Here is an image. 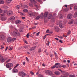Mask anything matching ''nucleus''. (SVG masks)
Masks as SVG:
<instances>
[{
  "label": "nucleus",
  "instance_id": "052dcab7",
  "mask_svg": "<svg viewBox=\"0 0 77 77\" xmlns=\"http://www.w3.org/2000/svg\"><path fill=\"white\" fill-rule=\"evenodd\" d=\"M26 60H27V62L29 61V59H28L27 57H26Z\"/></svg>",
  "mask_w": 77,
  "mask_h": 77
},
{
  "label": "nucleus",
  "instance_id": "f03ea898",
  "mask_svg": "<svg viewBox=\"0 0 77 77\" xmlns=\"http://www.w3.org/2000/svg\"><path fill=\"white\" fill-rule=\"evenodd\" d=\"M58 70L60 71V72H62V74L64 75H69V74H68V72L63 71H62V70H61V69H58Z\"/></svg>",
  "mask_w": 77,
  "mask_h": 77
},
{
  "label": "nucleus",
  "instance_id": "423d86ee",
  "mask_svg": "<svg viewBox=\"0 0 77 77\" xmlns=\"http://www.w3.org/2000/svg\"><path fill=\"white\" fill-rule=\"evenodd\" d=\"M13 66V64L12 63H8L6 64V67L8 68H9Z\"/></svg>",
  "mask_w": 77,
  "mask_h": 77
},
{
  "label": "nucleus",
  "instance_id": "aec40b11",
  "mask_svg": "<svg viewBox=\"0 0 77 77\" xmlns=\"http://www.w3.org/2000/svg\"><path fill=\"white\" fill-rule=\"evenodd\" d=\"M29 45H26L23 47L24 48V49H27V48H29Z\"/></svg>",
  "mask_w": 77,
  "mask_h": 77
},
{
  "label": "nucleus",
  "instance_id": "6e6552de",
  "mask_svg": "<svg viewBox=\"0 0 77 77\" xmlns=\"http://www.w3.org/2000/svg\"><path fill=\"white\" fill-rule=\"evenodd\" d=\"M7 15L8 16L12 15L13 14V12L11 11H8L7 13Z\"/></svg>",
  "mask_w": 77,
  "mask_h": 77
},
{
  "label": "nucleus",
  "instance_id": "a19ab883",
  "mask_svg": "<svg viewBox=\"0 0 77 77\" xmlns=\"http://www.w3.org/2000/svg\"><path fill=\"white\" fill-rule=\"evenodd\" d=\"M40 18V17L39 16H37V17H36V20H38Z\"/></svg>",
  "mask_w": 77,
  "mask_h": 77
},
{
  "label": "nucleus",
  "instance_id": "79ce46f5",
  "mask_svg": "<svg viewBox=\"0 0 77 77\" xmlns=\"http://www.w3.org/2000/svg\"><path fill=\"white\" fill-rule=\"evenodd\" d=\"M75 24H77V19L75 21Z\"/></svg>",
  "mask_w": 77,
  "mask_h": 77
},
{
  "label": "nucleus",
  "instance_id": "864d4df0",
  "mask_svg": "<svg viewBox=\"0 0 77 77\" xmlns=\"http://www.w3.org/2000/svg\"><path fill=\"white\" fill-rule=\"evenodd\" d=\"M30 73H31V74L32 75H34L33 72L32 71H31Z\"/></svg>",
  "mask_w": 77,
  "mask_h": 77
},
{
  "label": "nucleus",
  "instance_id": "20e7f679",
  "mask_svg": "<svg viewBox=\"0 0 77 77\" xmlns=\"http://www.w3.org/2000/svg\"><path fill=\"white\" fill-rule=\"evenodd\" d=\"M26 75V74L23 72H20L19 73V75L22 77H24Z\"/></svg>",
  "mask_w": 77,
  "mask_h": 77
},
{
  "label": "nucleus",
  "instance_id": "ea45409f",
  "mask_svg": "<svg viewBox=\"0 0 77 77\" xmlns=\"http://www.w3.org/2000/svg\"><path fill=\"white\" fill-rule=\"evenodd\" d=\"M16 40V38H13V39H12V42H14V41H15V40Z\"/></svg>",
  "mask_w": 77,
  "mask_h": 77
},
{
  "label": "nucleus",
  "instance_id": "8fccbe9b",
  "mask_svg": "<svg viewBox=\"0 0 77 77\" xmlns=\"http://www.w3.org/2000/svg\"><path fill=\"white\" fill-rule=\"evenodd\" d=\"M10 60H11L10 59H8V60H7V61H6V63H9V62H10Z\"/></svg>",
  "mask_w": 77,
  "mask_h": 77
},
{
  "label": "nucleus",
  "instance_id": "603ef678",
  "mask_svg": "<svg viewBox=\"0 0 77 77\" xmlns=\"http://www.w3.org/2000/svg\"><path fill=\"white\" fill-rule=\"evenodd\" d=\"M24 8H27L28 7H27V5H24Z\"/></svg>",
  "mask_w": 77,
  "mask_h": 77
},
{
  "label": "nucleus",
  "instance_id": "a18cd8bd",
  "mask_svg": "<svg viewBox=\"0 0 77 77\" xmlns=\"http://www.w3.org/2000/svg\"><path fill=\"white\" fill-rule=\"evenodd\" d=\"M19 64H17V65H16V66H15L14 69L15 68H16L18 66H19Z\"/></svg>",
  "mask_w": 77,
  "mask_h": 77
},
{
  "label": "nucleus",
  "instance_id": "09e8293b",
  "mask_svg": "<svg viewBox=\"0 0 77 77\" xmlns=\"http://www.w3.org/2000/svg\"><path fill=\"white\" fill-rule=\"evenodd\" d=\"M70 30H68V35H70Z\"/></svg>",
  "mask_w": 77,
  "mask_h": 77
},
{
  "label": "nucleus",
  "instance_id": "72a5a7b5",
  "mask_svg": "<svg viewBox=\"0 0 77 77\" xmlns=\"http://www.w3.org/2000/svg\"><path fill=\"white\" fill-rule=\"evenodd\" d=\"M52 32H48V35H51L52 34Z\"/></svg>",
  "mask_w": 77,
  "mask_h": 77
},
{
  "label": "nucleus",
  "instance_id": "3c124183",
  "mask_svg": "<svg viewBox=\"0 0 77 77\" xmlns=\"http://www.w3.org/2000/svg\"><path fill=\"white\" fill-rule=\"evenodd\" d=\"M77 9V6H75L74 7V10H76Z\"/></svg>",
  "mask_w": 77,
  "mask_h": 77
},
{
  "label": "nucleus",
  "instance_id": "37998d69",
  "mask_svg": "<svg viewBox=\"0 0 77 77\" xmlns=\"http://www.w3.org/2000/svg\"><path fill=\"white\" fill-rule=\"evenodd\" d=\"M63 75L64 76H63V75H62L61 76V77H68L67 76H68V75Z\"/></svg>",
  "mask_w": 77,
  "mask_h": 77
},
{
  "label": "nucleus",
  "instance_id": "5701e85b",
  "mask_svg": "<svg viewBox=\"0 0 77 77\" xmlns=\"http://www.w3.org/2000/svg\"><path fill=\"white\" fill-rule=\"evenodd\" d=\"M73 21L74 20H72L71 21H70L69 22L68 24H72L73 23Z\"/></svg>",
  "mask_w": 77,
  "mask_h": 77
},
{
  "label": "nucleus",
  "instance_id": "6ab92c4d",
  "mask_svg": "<svg viewBox=\"0 0 77 77\" xmlns=\"http://www.w3.org/2000/svg\"><path fill=\"white\" fill-rule=\"evenodd\" d=\"M14 19H15V17L13 16H11V17L10 18V20H13Z\"/></svg>",
  "mask_w": 77,
  "mask_h": 77
},
{
  "label": "nucleus",
  "instance_id": "f8f14e48",
  "mask_svg": "<svg viewBox=\"0 0 77 77\" xmlns=\"http://www.w3.org/2000/svg\"><path fill=\"white\" fill-rule=\"evenodd\" d=\"M72 14H69L67 16V18L70 19L72 18Z\"/></svg>",
  "mask_w": 77,
  "mask_h": 77
},
{
  "label": "nucleus",
  "instance_id": "9b49d317",
  "mask_svg": "<svg viewBox=\"0 0 77 77\" xmlns=\"http://www.w3.org/2000/svg\"><path fill=\"white\" fill-rule=\"evenodd\" d=\"M60 63H56L54 65V66H55L56 67V68H59L60 67Z\"/></svg>",
  "mask_w": 77,
  "mask_h": 77
},
{
  "label": "nucleus",
  "instance_id": "bf43d9fd",
  "mask_svg": "<svg viewBox=\"0 0 77 77\" xmlns=\"http://www.w3.org/2000/svg\"><path fill=\"white\" fill-rule=\"evenodd\" d=\"M35 7H36V8H38V5H35Z\"/></svg>",
  "mask_w": 77,
  "mask_h": 77
},
{
  "label": "nucleus",
  "instance_id": "e2e57ef3",
  "mask_svg": "<svg viewBox=\"0 0 77 77\" xmlns=\"http://www.w3.org/2000/svg\"><path fill=\"white\" fill-rule=\"evenodd\" d=\"M38 23H34V24L35 25H38Z\"/></svg>",
  "mask_w": 77,
  "mask_h": 77
},
{
  "label": "nucleus",
  "instance_id": "de8ad7c7",
  "mask_svg": "<svg viewBox=\"0 0 77 77\" xmlns=\"http://www.w3.org/2000/svg\"><path fill=\"white\" fill-rule=\"evenodd\" d=\"M39 33H40L39 32H37V33L35 35L36 36H38V35H39Z\"/></svg>",
  "mask_w": 77,
  "mask_h": 77
},
{
  "label": "nucleus",
  "instance_id": "f3484780",
  "mask_svg": "<svg viewBox=\"0 0 77 77\" xmlns=\"http://www.w3.org/2000/svg\"><path fill=\"white\" fill-rule=\"evenodd\" d=\"M36 48V46H35V47H33V48H29V50L30 51H32L33 50H34Z\"/></svg>",
  "mask_w": 77,
  "mask_h": 77
},
{
  "label": "nucleus",
  "instance_id": "b1692460",
  "mask_svg": "<svg viewBox=\"0 0 77 77\" xmlns=\"http://www.w3.org/2000/svg\"><path fill=\"white\" fill-rule=\"evenodd\" d=\"M13 72L14 73H16L17 72V69L14 68L13 70Z\"/></svg>",
  "mask_w": 77,
  "mask_h": 77
},
{
  "label": "nucleus",
  "instance_id": "4d7b16f0",
  "mask_svg": "<svg viewBox=\"0 0 77 77\" xmlns=\"http://www.w3.org/2000/svg\"><path fill=\"white\" fill-rule=\"evenodd\" d=\"M19 31L20 32H22V29H20Z\"/></svg>",
  "mask_w": 77,
  "mask_h": 77
},
{
  "label": "nucleus",
  "instance_id": "7ed1b4c3",
  "mask_svg": "<svg viewBox=\"0 0 77 77\" xmlns=\"http://www.w3.org/2000/svg\"><path fill=\"white\" fill-rule=\"evenodd\" d=\"M35 16V12H33L32 11H29V17H34Z\"/></svg>",
  "mask_w": 77,
  "mask_h": 77
},
{
  "label": "nucleus",
  "instance_id": "69168bd1",
  "mask_svg": "<svg viewBox=\"0 0 77 77\" xmlns=\"http://www.w3.org/2000/svg\"><path fill=\"white\" fill-rule=\"evenodd\" d=\"M73 7V5H70V7L71 8L72 7Z\"/></svg>",
  "mask_w": 77,
  "mask_h": 77
},
{
  "label": "nucleus",
  "instance_id": "49530a36",
  "mask_svg": "<svg viewBox=\"0 0 77 77\" xmlns=\"http://www.w3.org/2000/svg\"><path fill=\"white\" fill-rule=\"evenodd\" d=\"M20 7L19 5H17V9H20Z\"/></svg>",
  "mask_w": 77,
  "mask_h": 77
},
{
  "label": "nucleus",
  "instance_id": "13d9d810",
  "mask_svg": "<svg viewBox=\"0 0 77 77\" xmlns=\"http://www.w3.org/2000/svg\"><path fill=\"white\" fill-rule=\"evenodd\" d=\"M8 47H6V49H5V51H6L7 49H8Z\"/></svg>",
  "mask_w": 77,
  "mask_h": 77
},
{
  "label": "nucleus",
  "instance_id": "9d476101",
  "mask_svg": "<svg viewBox=\"0 0 77 77\" xmlns=\"http://www.w3.org/2000/svg\"><path fill=\"white\" fill-rule=\"evenodd\" d=\"M5 39V36L3 35H1L0 36V40H3Z\"/></svg>",
  "mask_w": 77,
  "mask_h": 77
},
{
  "label": "nucleus",
  "instance_id": "f257e3e1",
  "mask_svg": "<svg viewBox=\"0 0 77 77\" xmlns=\"http://www.w3.org/2000/svg\"><path fill=\"white\" fill-rule=\"evenodd\" d=\"M15 30L13 32V34L12 35L14 37L16 36L20 35V33L18 32V31L17 30V29H16V28H15Z\"/></svg>",
  "mask_w": 77,
  "mask_h": 77
},
{
  "label": "nucleus",
  "instance_id": "dca6fc26",
  "mask_svg": "<svg viewBox=\"0 0 77 77\" xmlns=\"http://www.w3.org/2000/svg\"><path fill=\"white\" fill-rule=\"evenodd\" d=\"M30 1L31 3L34 4H36L37 3L36 1L35 0H30Z\"/></svg>",
  "mask_w": 77,
  "mask_h": 77
},
{
  "label": "nucleus",
  "instance_id": "4be33fe9",
  "mask_svg": "<svg viewBox=\"0 0 77 77\" xmlns=\"http://www.w3.org/2000/svg\"><path fill=\"white\" fill-rule=\"evenodd\" d=\"M7 20V18L6 17H2L1 18V20L2 21L5 20Z\"/></svg>",
  "mask_w": 77,
  "mask_h": 77
},
{
  "label": "nucleus",
  "instance_id": "473e14b6",
  "mask_svg": "<svg viewBox=\"0 0 77 77\" xmlns=\"http://www.w3.org/2000/svg\"><path fill=\"white\" fill-rule=\"evenodd\" d=\"M28 10L26 9H24V10H23V12H28Z\"/></svg>",
  "mask_w": 77,
  "mask_h": 77
},
{
  "label": "nucleus",
  "instance_id": "774afa93",
  "mask_svg": "<svg viewBox=\"0 0 77 77\" xmlns=\"http://www.w3.org/2000/svg\"><path fill=\"white\" fill-rule=\"evenodd\" d=\"M42 66H45V65L44 64H42Z\"/></svg>",
  "mask_w": 77,
  "mask_h": 77
},
{
  "label": "nucleus",
  "instance_id": "1a4fd4ad",
  "mask_svg": "<svg viewBox=\"0 0 77 77\" xmlns=\"http://www.w3.org/2000/svg\"><path fill=\"white\" fill-rule=\"evenodd\" d=\"M56 14H54L53 15V17H52V20L53 22L55 21V17H56Z\"/></svg>",
  "mask_w": 77,
  "mask_h": 77
},
{
  "label": "nucleus",
  "instance_id": "a878e982",
  "mask_svg": "<svg viewBox=\"0 0 77 77\" xmlns=\"http://www.w3.org/2000/svg\"><path fill=\"white\" fill-rule=\"evenodd\" d=\"M77 17V11L74 14L73 17L74 18H76Z\"/></svg>",
  "mask_w": 77,
  "mask_h": 77
},
{
  "label": "nucleus",
  "instance_id": "4c0bfd02",
  "mask_svg": "<svg viewBox=\"0 0 77 77\" xmlns=\"http://www.w3.org/2000/svg\"><path fill=\"white\" fill-rule=\"evenodd\" d=\"M55 68H56V67L55 66H52V67H51V68L52 69H54Z\"/></svg>",
  "mask_w": 77,
  "mask_h": 77
},
{
  "label": "nucleus",
  "instance_id": "c756f323",
  "mask_svg": "<svg viewBox=\"0 0 77 77\" xmlns=\"http://www.w3.org/2000/svg\"><path fill=\"white\" fill-rule=\"evenodd\" d=\"M29 35V33H27V35H26V37H27V38H29V36H30V37H32V36L31 35Z\"/></svg>",
  "mask_w": 77,
  "mask_h": 77
},
{
  "label": "nucleus",
  "instance_id": "58836bf2",
  "mask_svg": "<svg viewBox=\"0 0 77 77\" xmlns=\"http://www.w3.org/2000/svg\"><path fill=\"white\" fill-rule=\"evenodd\" d=\"M59 17H60V18L61 19L62 18V14H60L59 15Z\"/></svg>",
  "mask_w": 77,
  "mask_h": 77
},
{
  "label": "nucleus",
  "instance_id": "2eb2a0df",
  "mask_svg": "<svg viewBox=\"0 0 77 77\" xmlns=\"http://www.w3.org/2000/svg\"><path fill=\"white\" fill-rule=\"evenodd\" d=\"M54 55H55V56L56 59H58V56H57V55L56 53L55 52H54Z\"/></svg>",
  "mask_w": 77,
  "mask_h": 77
},
{
  "label": "nucleus",
  "instance_id": "cd10ccee",
  "mask_svg": "<svg viewBox=\"0 0 77 77\" xmlns=\"http://www.w3.org/2000/svg\"><path fill=\"white\" fill-rule=\"evenodd\" d=\"M21 21L19 20H17L16 21V22L17 24H20L21 23Z\"/></svg>",
  "mask_w": 77,
  "mask_h": 77
},
{
  "label": "nucleus",
  "instance_id": "680f3d73",
  "mask_svg": "<svg viewBox=\"0 0 77 77\" xmlns=\"http://www.w3.org/2000/svg\"><path fill=\"white\" fill-rule=\"evenodd\" d=\"M59 42H60V43H63V42H62V41L61 40H60Z\"/></svg>",
  "mask_w": 77,
  "mask_h": 77
},
{
  "label": "nucleus",
  "instance_id": "5fc2aeb1",
  "mask_svg": "<svg viewBox=\"0 0 77 77\" xmlns=\"http://www.w3.org/2000/svg\"><path fill=\"white\" fill-rule=\"evenodd\" d=\"M50 57H51V58H52V56H53V54H50Z\"/></svg>",
  "mask_w": 77,
  "mask_h": 77
},
{
  "label": "nucleus",
  "instance_id": "338daca9",
  "mask_svg": "<svg viewBox=\"0 0 77 77\" xmlns=\"http://www.w3.org/2000/svg\"><path fill=\"white\" fill-rule=\"evenodd\" d=\"M62 67H63V68H65L66 67V65H63V66H62Z\"/></svg>",
  "mask_w": 77,
  "mask_h": 77
},
{
  "label": "nucleus",
  "instance_id": "c85d7f7f",
  "mask_svg": "<svg viewBox=\"0 0 77 77\" xmlns=\"http://www.w3.org/2000/svg\"><path fill=\"white\" fill-rule=\"evenodd\" d=\"M52 14H50L48 15V19H50L51 18V17H52Z\"/></svg>",
  "mask_w": 77,
  "mask_h": 77
},
{
  "label": "nucleus",
  "instance_id": "7c9ffc66",
  "mask_svg": "<svg viewBox=\"0 0 77 77\" xmlns=\"http://www.w3.org/2000/svg\"><path fill=\"white\" fill-rule=\"evenodd\" d=\"M5 3V2L3 0H0V4H3Z\"/></svg>",
  "mask_w": 77,
  "mask_h": 77
},
{
  "label": "nucleus",
  "instance_id": "c9c22d12",
  "mask_svg": "<svg viewBox=\"0 0 77 77\" xmlns=\"http://www.w3.org/2000/svg\"><path fill=\"white\" fill-rule=\"evenodd\" d=\"M69 77H75V75H69Z\"/></svg>",
  "mask_w": 77,
  "mask_h": 77
},
{
  "label": "nucleus",
  "instance_id": "e433bc0d",
  "mask_svg": "<svg viewBox=\"0 0 77 77\" xmlns=\"http://www.w3.org/2000/svg\"><path fill=\"white\" fill-rule=\"evenodd\" d=\"M48 34H46L44 36V37H43V39H45V38H46V36H48Z\"/></svg>",
  "mask_w": 77,
  "mask_h": 77
},
{
  "label": "nucleus",
  "instance_id": "0e129e2a",
  "mask_svg": "<svg viewBox=\"0 0 77 77\" xmlns=\"http://www.w3.org/2000/svg\"><path fill=\"white\" fill-rule=\"evenodd\" d=\"M68 9H64V11H68Z\"/></svg>",
  "mask_w": 77,
  "mask_h": 77
},
{
  "label": "nucleus",
  "instance_id": "a211bd4d",
  "mask_svg": "<svg viewBox=\"0 0 77 77\" xmlns=\"http://www.w3.org/2000/svg\"><path fill=\"white\" fill-rule=\"evenodd\" d=\"M48 75H53V73L52 72V71H48Z\"/></svg>",
  "mask_w": 77,
  "mask_h": 77
},
{
  "label": "nucleus",
  "instance_id": "412c9836",
  "mask_svg": "<svg viewBox=\"0 0 77 77\" xmlns=\"http://www.w3.org/2000/svg\"><path fill=\"white\" fill-rule=\"evenodd\" d=\"M48 13L47 12H45V13H44V14L43 17H47V16H48Z\"/></svg>",
  "mask_w": 77,
  "mask_h": 77
},
{
  "label": "nucleus",
  "instance_id": "39448f33",
  "mask_svg": "<svg viewBox=\"0 0 77 77\" xmlns=\"http://www.w3.org/2000/svg\"><path fill=\"white\" fill-rule=\"evenodd\" d=\"M5 58L3 57L0 54V62L2 63H3L5 62Z\"/></svg>",
  "mask_w": 77,
  "mask_h": 77
},
{
  "label": "nucleus",
  "instance_id": "6e6d98bb",
  "mask_svg": "<svg viewBox=\"0 0 77 77\" xmlns=\"http://www.w3.org/2000/svg\"><path fill=\"white\" fill-rule=\"evenodd\" d=\"M3 12H4V13H6L7 12V10H4V11H3Z\"/></svg>",
  "mask_w": 77,
  "mask_h": 77
},
{
  "label": "nucleus",
  "instance_id": "f704fd0d",
  "mask_svg": "<svg viewBox=\"0 0 77 77\" xmlns=\"http://www.w3.org/2000/svg\"><path fill=\"white\" fill-rule=\"evenodd\" d=\"M29 5L31 7H33V4L30 3H29Z\"/></svg>",
  "mask_w": 77,
  "mask_h": 77
},
{
  "label": "nucleus",
  "instance_id": "393cba45",
  "mask_svg": "<svg viewBox=\"0 0 77 77\" xmlns=\"http://www.w3.org/2000/svg\"><path fill=\"white\" fill-rule=\"evenodd\" d=\"M12 0H6V2L7 4H9L10 3Z\"/></svg>",
  "mask_w": 77,
  "mask_h": 77
},
{
  "label": "nucleus",
  "instance_id": "ddd939ff",
  "mask_svg": "<svg viewBox=\"0 0 77 77\" xmlns=\"http://www.w3.org/2000/svg\"><path fill=\"white\" fill-rule=\"evenodd\" d=\"M7 42H12V39H11L10 37H8V39H7Z\"/></svg>",
  "mask_w": 77,
  "mask_h": 77
},
{
  "label": "nucleus",
  "instance_id": "bb28decb",
  "mask_svg": "<svg viewBox=\"0 0 77 77\" xmlns=\"http://www.w3.org/2000/svg\"><path fill=\"white\" fill-rule=\"evenodd\" d=\"M54 73L56 75H59L60 74V72L58 71H56L54 72Z\"/></svg>",
  "mask_w": 77,
  "mask_h": 77
},
{
  "label": "nucleus",
  "instance_id": "c03bdc74",
  "mask_svg": "<svg viewBox=\"0 0 77 77\" xmlns=\"http://www.w3.org/2000/svg\"><path fill=\"white\" fill-rule=\"evenodd\" d=\"M45 73L46 74H48V70L45 71Z\"/></svg>",
  "mask_w": 77,
  "mask_h": 77
},
{
  "label": "nucleus",
  "instance_id": "4468645a",
  "mask_svg": "<svg viewBox=\"0 0 77 77\" xmlns=\"http://www.w3.org/2000/svg\"><path fill=\"white\" fill-rule=\"evenodd\" d=\"M59 30L60 29L58 27L56 26L55 27V30L57 32H58Z\"/></svg>",
  "mask_w": 77,
  "mask_h": 77
},
{
  "label": "nucleus",
  "instance_id": "2f4dec72",
  "mask_svg": "<svg viewBox=\"0 0 77 77\" xmlns=\"http://www.w3.org/2000/svg\"><path fill=\"white\" fill-rule=\"evenodd\" d=\"M42 52V50H41V49L39 48L38 49V52L39 53H40Z\"/></svg>",
  "mask_w": 77,
  "mask_h": 77
},
{
  "label": "nucleus",
  "instance_id": "0eeeda50",
  "mask_svg": "<svg viewBox=\"0 0 77 77\" xmlns=\"http://www.w3.org/2000/svg\"><path fill=\"white\" fill-rule=\"evenodd\" d=\"M58 23L59 24H60L59 26L60 28H62L64 27L63 24L62 23V22L61 21H58Z\"/></svg>",
  "mask_w": 77,
  "mask_h": 77
}]
</instances>
